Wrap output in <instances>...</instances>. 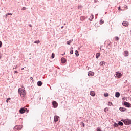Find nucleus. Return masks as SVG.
Returning a JSON list of instances; mask_svg holds the SVG:
<instances>
[{
	"instance_id": "f257e3e1",
	"label": "nucleus",
	"mask_w": 131,
	"mask_h": 131,
	"mask_svg": "<svg viewBox=\"0 0 131 131\" xmlns=\"http://www.w3.org/2000/svg\"><path fill=\"white\" fill-rule=\"evenodd\" d=\"M18 93L21 98H25L26 93H25V90H24V89H22L21 88L18 89Z\"/></svg>"
},
{
	"instance_id": "f03ea898",
	"label": "nucleus",
	"mask_w": 131,
	"mask_h": 131,
	"mask_svg": "<svg viewBox=\"0 0 131 131\" xmlns=\"http://www.w3.org/2000/svg\"><path fill=\"white\" fill-rule=\"evenodd\" d=\"M121 121H123V122H124V124L126 125H129V124H131V120L128 119L122 120Z\"/></svg>"
},
{
	"instance_id": "7ed1b4c3",
	"label": "nucleus",
	"mask_w": 131,
	"mask_h": 131,
	"mask_svg": "<svg viewBox=\"0 0 131 131\" xmlns=\"http://www.w3.org/2000/svg\"><path fill=\"white\" fill-rule=\"evenodd\" d=\"M122 76V74L120 73L116 72V74H115V77H117V78H120Z\"/></svg>"
},
{
	"instance_id": "20e7f679",
	"label": "nucleus",
	"mask_w": 131,
	"mask_h": 131,
	"mask_svg": "<svg viewBox=\"0 0 131 131\" xmlns=\"http://www.w3.org/2000/svg\"><path fill=\"white\" fill-rule=\"evenodd\" d=\"M26 110H27V108H21L19 110V113H20L21 114H23V113H25V111Z\"/></svg>"
},
{
	"instance_id": "39448f33",
	"label": "nucleus",
	"mask_w": 131,
	"mask_h": 131,
	"mask_svg": "<svg viewBox=\"0 0 131 131\" xmlns=\"http://www.w3.org/2000/svg\"><path fill=\"white\" fill-rule=\"evenodd\" d=\"M129 55V52H128V51H124V57H128Z\"/></svg>"
},
{
	"instance_id": "423d86ee",
	"label": "nucleus",
	"mask_w": 131,
	"mask_h": 131,
	"mask_svg": "<svg viewBox=\"0 0 131 131\" xmlns=\"http://www.w3.org/2000/svg\"><path fill=\"white\" fill-rule=\"evenodd\" d=\"M52 104L53 105L54 108H57V107H58V103H57V102L55 101L52 102Z\"/></svg>"
},
{
	"instance_id": "0eeeda50",
	"label": "nucleus",
	"mask_w": 131,
	"mask_h": 131,
	"mask_svg": "<svg viewBox=\"0 0 131 131\" xmlns=\"http://www.w3.org/2000/svg\"><path fill=\"white\" fill-rule=\"evenodd\" d=\"M122 24H123V26L127 27V26H128V24H129V23H128V21H123Z\"/></svg>"
},
{
	"instance_id": "6e6552de",
	"label": "nucleus",
	"mask_w": 131,
	"mask_h": 131,
	"mask_svg": "<svg viewBox=\"0 0 131 131\" xmlns=\"http://www.w3.org/2000/svg\"><path fill=\"white\" fill-rule=\"evenodd\" d=\"M14 128H15V129H16L17 130H21V129H22V126H15Z\"/></svg>"
},
{
	"instance_id": "1a4fd4ad",
	"label": "nucleus",
	"mask_w": 131,
	"mask_h": 131,
	"mask_svg": "<svg viewBox=\"0 0 131 131\" xmlns=\"http://www.w3.org/2000/svg\"><path fill=\"white\" fill-rule=\"evenodd\" d=\"M95 75V73L92 71H89L88 72V76H94Z\"/></svg>"
},
{
	"instance_id": "9d476101",
	"label": "nucleus",
	"mask_w": 131,
	"mask_h": 131,
	"mask_svg": "<svg viewBox=\"0 0 131 131\" xmlns=\"http://www.w3.org/2000/svg\"><path fill=\"white\" fill-rule=\"evenodd\" d=\"M61 61L62 64H65V63H66V59H65L64 57L61 58Z\"/></svg>"
},
{
	"instance_id": "9b49d317",
	"label": "nucleus",
	"mask_w": 131,
	"mask_h": 131,
	"mask_svg": "<svg viewBox=\"0 0 131 131\" xmlns=\"http://www.w3.org/2000/svg\"><path fill=\"white\" fill-rule=\"evenodd\" d=\"M124 105L125 106H126V107H127L128 108H129L130 107V104H129V103L128 102H124Z\"/></svg>"
},
{
	"instance_id": "f8f14e48",
	"label": "nucleus",
	"mask_w": 131,
	"mask_h": 131,
	"mask_svg": "<svg viewBox=\"0 0 131 131\" xmlns=\"http://www.w3.org/2000/svg\"><path fill=\"white\" fill-rule=\"evenodd\" d=\"M59 120V116H54V121L55 122H57Z\"/></svg>"
},
{
	"instance_id": "ddd939ff",
	"label": "nucleus",
	"mask_w": 131,
	"mask_h": 131,
	"mask_svg": "<svg viewBox=\"0 0 131 131\" xmlns=\"http://www.w3.org/2000/svg\"><path fill=\"white\" fill-rule=\"evenodd\" d=\"M37 84L38 86H41L42 85V82L41 81L37 82Z\"/></svg>"
},
{
	"instance_id": "4468645a",
	"label": "nucleus",
	"mask_w": 131,
	"mask_h": 131,
	"mask_svg": "<svg viewBox=\"0 0 131 131\" xmlns=\"http://www.w3.org/2000/svg\"><path fill=\"white\" fill-rule=\"evenodd\" d=\"M120 96V93H119V92L116 93L115 97H116V98H119Z\"/></svg>"
},
{
	"instance_id": "2eb2a0df",
	"label": "nucleus",
	"mask_w": 131,
	"mask_h": 131,
	"mask_svg": "<svg viewBox=\"0 0 131 131\" xmlns=\"http://www.w3.org/2000/svg\"><path fill=\"white\" fill-rule=\"evenodd\" d=\"M90 95H91V96H92V97H95V92H94V91H91V92H90Z\"/></svg>"
},
{
	"instance_id": "dca6fc26",
	"label": "nucleus",
	"mask_w": 131,
	"mask_h": 131,
	"mask_svg": "<svg viewBox=\"0 0 131 131\" xmlns=\"http://www.w3.org/2000/svg\"><path fill=\"white\" fill-rule=\"evenodd\" d=\"M100 56H101V54H100V53H96V59H98L100 57Z\"/></svg>"
},
{
	"instance_id": "f3484780",
	"label": "nucleus",
	"mask_w": 131,
	"mask_h": 131,
	"mask_svg": "<svg viewBox=\"0 0 131 131\" xmlns=\"http://www.w3.org/2000/svg\"><path fill=\"white\" fill-rule=\"evenodd\" d=\"M75 54L76 57H78L79 56V54L78 53V51H77V50L75 51Z\"/></svg>"
},
{
	"instance_id": "a211bd4d",
	"label": "nucleus",
	"mask_w": 131,
	"mask_h": 131,
	"mask_svg": "<svg viewBox=\"0 0 131 131\" xmlns=\"http://www.w3.org/2000/svg\"><path fill=\"white\" fill-rule=\"evenodd\" d=\"M125 110H126V109H125V108L120 107V111L124 112V111H125Z\"/></svg>"
},
{
	"instance_id": "6ab92c4d",
	"label": "nucleus",
	"mask_w": 131,
	"mask_h": 131,
	"mask_svg": "<svg viewBox=\"0 0 131 131\" xmlns=\"http://www.w3.org/2000/svg\"><path fill=\"white\" fill-rule=\"evenodd\" d=\"M118 125H120L121 126H123V123H122V122L121 121H119Z\"/></svg>"
},
{
	"instance_id": "aec40b11",
	"label": "nucleus",
	"mask_w": 131,
	"mask_h": 131,
	"mask_svg": "<svg viewBox=\"0 0 131 131\" xmlns=\"http://www.w3.org/2000/svg\"><path fill=\"white\" fill-rule=\"evenodd\" d=\"M105 63V62L104 61H101L100 62V66H103V65H104V63Z\"/></svg>"
},
{
	"instance_id": "412c9836",
	"label": "nucleus",
	"mask_w": 131,
	"mask_h": 131,
	"mask_svg": "<svg viewBox=\"0 0 131 131\" xmlns=\"http://www.w3.org/2000/svg\"><path fill=\"white\" fill-rule=\"evenodd\" d=\"M72 40H73L68 41H67V45H70V43H71V42H72Z\"/></svg>"
},
{
	"instance_id": "4be33fe9",
	"label": "nucleus",
	"mask_w": 131,
	"mask_h": 131,
	"mask_svg": "<svg viewBox=\"0 0 131 131\" xmlns=\"http://www.w3.org/2000/svg\"><path fill=\"white\" fill-rule=\"evenodd\" d=\"M118 124L116 123H115L114 124V126H115V127H118Z\"/></svg>"
},
{
	"instance_id": "5701e85b",
	"label": "nucleus",
	"mask_w": 131,
	"mask_h": 131,
	"mask_svg": "<svg viewBox=\"0 0 131 131\" xmlns=\"http://www.w3.org/2000/svg\"><path fill=\"white\" fill-rule=\"evenodd\" d=\"M52 59H54L55 58V53H52L51 56Z\"/></svg>"
},
{
	"instance_id": "b1692460",
	"label": "nucleus",
	"mask_w": 131,
	"mask_h": 131,
	"mask_svg": "<svg viewBox=\"0 0 131 131\" xmlns=\"http://www.w3.org/2000/svg\"><path fill=\"white\" fill-rule=\"evenodd\" d=\"M104 97H108V96H109V94H108L107 93H105L104 94Z\"/></svg>"
},
{
	"instance_id": "393cba45",
	"label": "nucleus",
	"mask_w": 131,
	"mask_h": 131,
	"mask_svg": "<svg viewBox=\"0 0 131 131\" xmlns=\"http://www.w3.org/2000/svg\"><path fill=\"white\" fill-rule=\"evenodd\" d=\"M39 42H40V41H39V40L35 41V42H34V43H37V45H38V43H39Z\"/></svg>"
},
{
	"instance_id": "a878e982",
	"label": "nucleus",
	"mask_w": 131,
	"mask_h": 131,
	"mask_svg": "<svg viewBox=\"0 0 131 131\" xmlns=\"http://www.w3.org/2000/svg\"><path fill=\"white\" fill-rule=\"evenodd\" d=\"M91 19H90V21H93V19H94V15H91Z\"/></svg>"
},
{
	"instance_id": "bb28decb",
	"label": "nucleus",
	"mask_w": 131,
	"mask_h": 131,
	"mask_svg": "<svg viewBox=\"0 0 131 131\" xmlns=\"http://www.w3.org/2000/svg\"><path fill=\"white\" fill-rule=\"evenodd\" d=\"M107 105L108 106H112L113 104L112 102H108Z\"/></svg>"
},
{
	"instance_id": "cd10ccee",
	"label": "nucleus",
	"mask_w": 131,
	"mask_h": 131,
	"mask_svg": "<svg viewBox=\"0 0 131 131\" xmlns=\"http://www.w3.org/2000/svg\"><path fill=\"white\" fill-rule=\"evenodd\" d=\"M115 40H116V41L119 40V38H118V37H115Z\"/></svg>"
},
{
	"instance_id": "c85d7f7f",
	"label": "nucleus",
	"mask_w": 131,
	"mask_h": 131,
	"mask_svg": "<svg viewBox=\"0 0 131 131\" xmlns=\"http://www.w3.org/2000/svg\"><path fill=\"white\" fill-rule=\"evenodd\" d=\"M100 24H104V20H100Z\"/></svg>"
},
{
	"instance_id": "c756f323",
	"label": "nucleus",
	"mask_w": 131,
	"mask_h": 131,
	"mask_svg": "<svg viewBox=\"0 0 131 131\" xmlns=\"http://www.w3.org/2000/svg\"><path fill=\"white\" fill-rule=\"evenodd\" d=\"M10 100H11V98H8L7 100H6V102L7 103H8L9 101H10Z\"/></svg>"
},
{
	"instance_id": "7c9ffc66",
	"label": "nucleus",
	"mask_w": 131,
	"mask_h": 131,
	"mask_svg": "<svg viewBox=\"0 0 131 131\" xmlns=\"http://www.w3.org/2000/svg\"><path fill=\"white\" fill-rule=\"evenodd\" d=\"M8 15H10L11 16H12V15H13V14L11 13H9L8 14H6V17Z\"/></svg>"
},
{
	"instance_id": "2f4dec72",
	"label": "nucleus",
	"mask_w": 131,
	"mask_h": 131,
	"mask_svg": "<svg viewBox=\"0 0 131 131\" xmlns=\"http://www.w3.org/2000/svg\"><path fill=\"white\" fill-rule=\"evenodd\" d=\"M106 110H109V108L106 107V108L104 110V112H106Z\"/></svg>"
},
{
	"instance_id": "473e14b6",
	"label": "nucleus",
	"mask_w": 131,
	"mask_h": 131,
	"mask_svg": "<svg viewBox=\"0 0 131 131\" xmlns=\"http://www.w3.org/2000/svg\"><path fill=\"white\" fill-rule=\"evenodd\" d=\"M70 53L71 55H72L73 54V50L71 51Z\"/></svg>"
},
{
	"instance_id": "72a5a7b5",
	"label": "nucleus",
	"mask_w": 131,
	"mask_h": 131,
	"mask_svg": "<svg viewBox=\"0 0 131 131\" xmlns=\"http://www.w3.org/2000/svg\"><path fill=\"white\" fill-rule=\"evenodd\" d=\"M97 131H101V129L99 127L97 128Z\"/></svg>"
},
{
	"instance_id": "f704fd0d",
	"label": "nucleus",
	"mask_w": 131,
	"mask_h": 131,
	"mask_svg": "<svg viewBox=\"0 0 131 131\" xmlns=\"http://www.w3.org/2000/svg\"><path fill=\"white\" fill-rule=\"evenodd\" d=\"M124 8L126 9H127V6L125 5V6H124Z\"/></svg>"
},
{
	"instance_id": "c9c22d12",
	"label": "nucleus",
	"mask_w": 131,
	"mask_h": 131,
	"mask_svg": "<svg viewBox=\"0 0 131 131\" xmlns=\"http://www.w3.org/2000/svg\"><path fill=\"white\" fill-rule=\"evenodd\" d=\"M2 47V41H0V48Z\"/></svg>"
},
{
	"instance_id": "e433bc0d",
	"label": "nucleus",
	"mask_w": 131,
	"mask_h": 131,
	"mask_svg": "<svg viewBox=\"0 0 131 131\" xmlns=\"http://www.w3.org/2000/svg\"><path fill=\"white\" fill-rule=\"evenodd\" d=\"M26 8H25V7H23V8H22V10H26Z\"/></svg>"
},
{
	"instance_id": "4c0bfd02",
	"label": "nucleus",
	"mask_w": 131,
	"mask_h": 131,
	"mask_svg": "<svg viewBox=\"0 0 131 131\" xmlns=\"http://www.w3.org/2000/svg\"><path fill=\"white\" fill-rule=\"evenodd\" d=\"M82 124H83V126L84 127V123H82Z\"/></svg>"
},
{
	"instance_id": "58836bf2",
	"label": "nucleus",
	"mask_w": 131,
	"mask_h": 131,
	"mask_svg": "<svg viewBox=\"0 0 131 131\" xmlns=\"http://www.w3.org/2000/svg\"><path fill=\"white\" fill-rule=\"evenodd\" d=\"M30 79H31V80H32V79H33V78L31 77V78H30Z\"/></svg>"
},
{
	"instance_id": "ea45409f",
	"label": "nucleus",
	"mask_w": 131,
	"mask_h": 131,
	"mask_svg": "<svg viewBox=\"0 0 131 131\" xmlns=\"http://www.w3.org/2000/svg\"><path fill=\"white\" fill-rule=\"evenodd\" d=\"M63 28H64V26L61 27V29H63Z\"/></svg>"
},
{
	"instance_id": "a19ab883",
	"label": "nucleus",
	"mask_w": 131,
	"mask_h": 131,
	"mask_svg": "<svg viewBox=\"0 0 131 131\" xmlns=\"http://www.w3.org/2000/svg\"><path fill=\"white\" fill-rule=\"evenodd\" d=\"M15 73H18L17 71H15Z\"/></svg>"
},
{
	"instance_id": "79ce46f5",
	"label": "nucleus",
	"mask_w": 131,
	"mask_h": 131,
	"mask_svg": "<svg viewBox=\"0 0 131 131\" xmlns=\"http://www.w3.org/2000/svg\"><path fill=\"white\" fill-rule=\"evenodd\" d=\"M24 70V68H21V70Z\"/></svg>"
},
{
	"instance_id": "37998d69",
	"label": "nucleus",
	"mask_w": 131,
	"mask_h": 131,
	"mask_svg": "<svg viewBox=\"0 0 131 131\" xmlns=\"http://www.w3.org/2000/svg\"><path fill=\"white\" fill-rule=\"evenodd\" d=\"M119 10H120V7H119Z\"/></svg>"
},
{
	"instance_id": "c03bdc74",
	"label": "nucleus",
	"mask_w": 131,
	"mask_h": 131,
	"mask_svg": "<svg viewBox=\"0 0 131 131\" xmlns=\"http://www.w3.org/2000/svg\"><path fill=\"white\" fill-rule=\"evenodd\" d=\"M29 26H31V25H29Z\"/></svg>"
}]
</instances>
